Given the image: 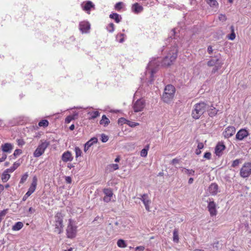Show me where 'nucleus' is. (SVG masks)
I'll list each match as a JSON object with an SVG mask.
<instances>
[{
    "label": "nucleus",
    "mask_w": 251,
    "mask_h": 251,
    "mask_svg": "<svg viewBox=\"0 0 251 251\" xmlns=\"http://www.w3.org/2000/svg\"><path fill=\"white\" fill-rule=\"evenodd\" d=\"M160 59L153 58L149 63L147 67V71L146 72V75L147 77L149 75L150 80L149 81L151 83L153 81V75L156 73L158 67L160 65Z\"/></svg>",
    "instance_id": "obj_1"
},
{
    "label": "nucleus",
    "mask_w": 251,
    "mask_h": 251,
    "mask_svg": "<svg viewBox=\"0 0 251 251\" xmlns=\"http://www.w3.org/2000/svg\"><path fill=\"white\" fill-rule=\"evenodd\" d=\"M64 215L60 212L57 213L52 220L51 225L53 227V231L57 234H61L63 231Z\"/></svg>",
    "instance_id": "obj_2"
},
{
    "label": "nucleus",
    "mask_w": 251,
    "mask_h": 251,
    "mask_svg": "<svg viewBox=\"0 0 251 251\" xmlns=\"http://www.w3.org/2000/svg\"><path fill=\"white\" fill-rule=\"evenodd\" d=\"M208 105L204 102L197 103L194 105L191 115L193 119H199L208 110Z\"/></svg>",
    "instance_id": "obj_3"
},
{
    "label": "nucleus",
    "mask_w": 251,
    "mask_h": 251,
    "mask_svg": "<svg viewBox=\"0 0 251 251\" xmlns=\"http://www.w3.org/2000/svg\"><path fill=\"white\" fill-rule=\"evenodd\" d=\"M176 89L175 87L171 84L167 85L164 88L162 99L164 102L169 103L173 100Z\"/></svg>",
    "instance_id": "obj_4"
},
{
    "label": "nucleus",
    "mask_w": 251,
    "mask_h": 251,
    "mask_svg": "<svg viewBox=\"0 0 251 251\" xmlns=\"http://www.w3.org/2000/svg\"><path fill=\"white\" fill-rule=\"evenodd\" d=\"M177 47L175 46L163 60V65L165 66L170 65L176 60L177 55Z\"/></svg>",
    "instance_id": "obj_5"
},
{
    "label": "nucleus",
    "mask_w": 251,
    "mask_h": 251,
    "mask_svg": "<svg viewBox=\"0 0 251 251\" xmlns=\"http://www.w3.org/2000/svg\"><path fill=\"white\" fill-rule=\"evenodd\" d=\"M77 226L75 225L73 221L70 219L66 228V235L68 238H74L76 235Z\"/></svg>",
    "instance_id": "obj_6"
},
{
    "label": "nucleus",
    "mask_w": 251,
    "mask_h": 251,
    "mask_svg": "<svg viewBox=\"0 0 251 251\" xmlns=\"http://www.w3.org/2000/svg\"><path fill=\"white\" fill-rule=\"evenodd\" d=\"M146 106V101L143 99H139L133 103L132 108L135 113L143 111Z\"/></svg>",
    "instance_id": "obj_7"
},
{
    "label": "nucleus",
    "mask_w": 251,
    "mask_h": 251,
    "mask_svg": "<svg viewBox=\"0 0 251 251\" xmlns=\"http://www.w3.org/2000/svg\"><path fill=\"white\" fill-rule=\"evenodd\" d=\"M240 175L243 178L248 177L251 175V162H246L240 169Z\"/></svg>",
    "instance_id": "obj_8"
},
{
    "label": "nucleus",
    "mask_w": 251,
    "mask_h": 251,
    "mask_svg": "<svg viewBox=\"0 0 251 251\" xmlns=\"http://www.w3.org/2000/svg\"><path fill=\"white\" fill-rule=\"evenodd\" d=\"M49 145V143L47 141L42 142L40 143L33 153V155L35 157H38L41 156L45 152L46 149Z\"/></svg>",
    "instance_id": "obj_9"
},
{
    "label": "nucleus",
    "mask_w": 251,
    "mask_h": 251,
    "mask_svg": "<svg viewBox=\"0 0 251 251\" xmlns=\"http://www.w3.org/2000/svg\"><path fill=\"white\" fill-rule=\"evenodd\" d=\"M216 204L212 199H209L208 201L207 209L211 216H216L217 214Z\"/></svg>",
    "instance_id": "obj_10"
},
{
    "label": "nucleus",
    "mask_w": 251,
    "mask_h": 251,
    "mask_svg": "<svg viewBox=\"0 0 251 251\" xmlns=\"http://www.w3.org/2000/svg\"><path fill=\"white\" fill-rule=\"evenodd\" d=\"M140 199L143 202L146 210L149 212L150 211V204L151 203V201L149 198L148 195L144 194L141 195V198H140Z\"/></svg>",
    "instance_id": "obj_11"
},
{
    "label": "nucleus",
    "mask_w": 251,
    "mask_h": 251,
    "mask_svg": "<svg viewBox=\"0 0 251 251\" xmlns=\"http://www.w3.org/2000/svg\"><path fill=\"white\" fill-rule=\"evenodd\" d=\"M249 135V133L246 129L242 128L240 129L236 135V139L239 141L243 140Z\"/></svg>",
    "instance_id": "obj_12"
},
{
    "label": "nucleus",
    "mask_w": 251,
    "mask_h": 251,
    "mask_svg": "<svg viewBox=\"0 0 251 251\" xmlns=\"http://www.w3.org/2000/svg\"><path fill=\"white\" fill-rule=\"evenodd\" d=\"M79 29L82 33H86L89 32L90 28V25L88 22H81L79 25Z\"/></svg>",
    "instance_id": "obj_13"
},
{
    "label": "nucleus",
    "mask_w": 251,
    "mask_h": 251,
    "mask_svg": "<svg viewBox=\"0 0 251 251\" xmlns=\"http://www.w3.org/2000/svg\"><path fill=\"white\" fill-rule=\"evenodd\" d=\"M131 10L134 14H138L143 11L144 8L140 3L135 2L132 5Z\"/></svg>",
    "instance_id": "obj_14"
},
{
    "label": "nucleus",
    "mask_w": 251,
    "mask_h": 251,
    "mask_svg": "<svg viewBox=\"0 0 251 251\" xmlns=\"http://www.w3.org/2000/svg\"><path fill=\"white\" fill-rule=\"evenodd\" d=\"M103 192L105 195L103 198V201L106 202H109L111 200L113 193L110 188H104Z\"/></svg>",
    "instance_id": "obj_15"
},
{
    "label": "nucleus",
    "mask_w": 251,
    "mask_h": 251,
    "mask_svg": "<svg viewBox=\"0 0 251 251\" xmlns=\"http://www.w3.org/2000/svg\"><path fill=\"white\" fill-rule=\"evenodd\" d=\"M37 184V178L36 176H34L33 177L32 183L27 191L26 193L27 195L30 196L35 190L36 186Z\"/></svg>",
    "instance_id": "obj_16"
},
{
    "label": "nucleus",
    "mask_w": 251,
    "mask_h": 251,
    "mask_svg": "<svg viewBox=\"0 0 251 251\" xmlns=\"http://www.w3.org/2000/svg\"><path fill=\"white\" fill-rule=\"evenodd\" d=\"M235 128L234 126H228L223 132L224 137L228 138L231 137L235 132Z\"/></svg>",
    "instance_id": "obj_17"
},
{
    "label": "nucleus",
    "mask_w": 251,
    "mask_h": 251,
    "mask_svg": "<svg viewBox=\"0 0 251 251\" xmlns=\"http://www.w3.org/2000/svg\"><path fill=\"white\" fill-rule=\"evenodd\" d=\"M225 146L223 143L219 142L215 147V153L216 155L220 156L222 154V151L225 149Z\"/></svg>",
    "instance_id": "obj_18"
},
{
    "label": "nucleus",
    "mask_w": 251,
    "mask_h": 251,
    "mask_svg": "<svg viewBox=\"0 0 251 251\" xmlns=\"http://www.w3.org/2000/svg\"><path fill=\"white\" fill-rule=\"evenodd\" d=\"M62 160L64 162L72 161L73 159L72 153L69 151L64 152L61 156Z\"/></svg>",
    "instance_id": "obj_19"
},
{
    "label": "nucleus",
    "mask_w": 251,
    "mask_h": 251,
    "mask_svg": "<svg viewBox=\"0 0 251 251\" xmlns=\"http://www.w3.org/2000/svg\"><path fill=\"white\" fill-rule=\"evenodd\" d=\"M98 142V139L96 137H93L87 141L84 145V151L86 152L94 144Z\"/></svg>",
    "instance_id": "obj_20"
},
{
    "label": "nucleus",
    "mask_w": 251,
    "mask_h": 251,
    "mask_svg": "<svg viewBox=\"0 0 251 251\" xmlns=\"http://www.w3.org/2000/svg\"><path fill=\"white\" fill-rule=\"evenodd\" d=\"M2 151L5 153H10L13 149V145L10 143H5L1 146Z\"/></svg>",
    "instance_id": "obj_21"
},
{
    "label": "nucleus",
    "mask_w": 251,
    "mask_h": 251,
    "mask_svg": "<svg viewBox=\"0 0 251 251\" xmlns=\"http://www.w3.org/2000/svg\"><path fill=\"white\" fill-rule=\"evenodd\" d=\"M209 192L212 195H215L218 192V186L215 183H212L209 187Z\"/></svg>",
    "instance_id": "obj_22"
},
{
    "label": "nucleus",
    "mask_w": 251,
    "mask_h": 251,
    "mask_svg": "<svg viewBox=\"0 0 251 251\" xmlns=\"http://www.w3.org/2000/svg\"><path fill=\"white\" fill-rule=\"evenodd\" d=\"M109 17L114 20L117 23H119L121 22L122 20L121 16L116 13L111 14L109 16Z\"/></svg>",
    "instance_id": "obj_23"
},
{
    "label": "nucleus",
    "mask_w": 251,
    "mask_h": 251,
    "mask_svg": "<svg viewBox=\"0 0 251 251\" xmlns=\"http://www.w3.org/2000/svg\"><path fill=\"white\" fill-rule=\"evenodd\" d=\"M24 226V224L21 222H18L16 223L12 227V229L13 231H18L22 229Z\"/></svg>",
    "instance_id": "obj_24"
},
{
    "label": "nucleus",
    "mask_w": 251,
    "mask_h": 251,
    "mask_svg": "<svg viewBox=\"0 0 251 251\" xmlns=\"http://www.w3.org/2000/svg\"><path fill=\"white\" fill-rule=\"evenodd\" d=\"M94 4L91 1H87L83 7V9L86 11H88L91 8L94 7Z\"/></svg>",
    "instance_id": "obj_25"
},
{
    "label": "nucleus",
    "mask_w": 251,
    "mask_h": 251,
    "mask_svg": "<svg viewBox=\"0 0 251 251\" xmlns=\"http://www.w3.org/2000/svg\"><path fill=\"white\" fill-rule=\"evenodd\" d=\"M9 172L7 170H5L1 176V179L3 182H5L10 178V176Z\"/></svg>",
    "instance_id": "obj_26"
},
{
    "label": "nucleus",
    "mask_w": 251,
    "mask_h": 251,
    "mask_svg": "<svg viewBox=\"0 0 251 251\" xmlns=\"http://www.w3.org/2000/svg\"><path fill=\"white\" fill-rule=\"evenodd\" d=\"M88 115L90 116L89 120H93L100 116V113L98 111L88 112Z\"/></svg>",
    "instance_id": "obj_27"
},
{
    "label": "nucleus",
    "mask_w": 251,
    "mask_h": 251,
    "mask_svg": "<svg viewBox=\"0 0 251 251\" xmlns=\"http://www.w3.org/2000/svg\"><path fill=\"white\" fill-rule=\"evenodd\" d=\"M150 149V145H147L140 151V155L142 157H145L147 156L148 151Z\"/></svg>",
    "instance_id": "obj_28"
},
{
    "label": "nucleus",
    "mask_w": 251,
    "mask_h": 251,
    "mask_svg": "<svg viewBox=\"0 0 251 251\" xmlns=\"http://www.w3.org/2000/svg\"><path fill=\"white\" fill-rule=\"evenodd\" d=\"M219 60L218 58L212 59L207 62V65L208 66H213L218 65Z\"/></svg>",
    "instance_id": "obj_29"
},
{
    "label": "nucleus",
    "mask_w": 251,
    "mask_h": 251,
    "mask_svg": "<svg viewBox=\"0 0 251 251\" xmlns=\"http://www.w3.org/2000/svg\"><path fill=\"white\" fill-rule=\"evenodd\" d=\"M117 244L119 248H125L127 246V244L126 241L124 240L121 239L118 240Z\"/></svg>",
    "instance_id": "obj_30"
},
{
    "label": "nucleus",
    "mask_w": 251,
    "mask_h": 251,
    "mask_svg": "<svg viewBox=\"0 0 251 251\" xmlns=\"http://www.w3.org/2000/svg\"><path fill=\"white\" fill-rule=\"evenodd\" d=\"M110 123L109 120L106 117L105 115L102 116L101 120L100 121L101 125H103L104 126H106Z\"/></svg>",
    "instance_id": "obj_31"
},
{
    "label": "nucleus",
    "mask_w": 251,
    "mask_h": 251,
    "mask_svg": "<svg viewBox=\"0 0 251 251\" xmlns=\"http://www.w3.org/2000/svg\"><path fill=\"white\" fill-rule=\"evenodd\" d=\"M125 34L124 33H119L116 35V38L119 43H123L125 41Z\"/></svg>",
    "instance_id": "obj_32"
},
{
    "label": "nucleus",
    "mask_w": 251,
    "mask_h": 251,
    "mask_svg": "<svg viewBox=\"0 0 251 251\" xmlns=\"http://www.w3.org/2000/svg\"><path fill=\"white\" fill-rule=\"evenodd\" d=\"M205 1L211 7H216L218 6V3L216 0H205Z\"/></svg>",
    "instance_id": "obj_33"
},
{
    "label": "nucleus",
    "mask_w": 251,
    "mask_h": 251,
    "mask_svg": "<svg viewBox=\"0 0 251 251\" xmlns=\"http://www.w3.org/2000/svg\"><path fill=\"white\" fill-rule=\"evenodd\" d=\"M179 241L178 232L177 229H175L173 231V241L175 243H178Z\"/></svg>",
    "instance_id": "obj_34"
},
{
    "label": "nucleus",
    "mask_w": 251,
    "mask_h": 251,
    "mask_svg": "<svg viewBox=\"0 0 251 251\" xmlns=\"http://www.w3.org/2000/svg\"><path fill=\"white\" fill-rule=\"evenodd\" d=\"M20 166V163L17 162H15L12 167L10 168L7 169L6 170L9 172V173H12L19 166Z\"/></svg>",
    "instance_id": "obj_35"
},
{
    "label": "nucleus",
    "mask_w": 251,
    "mask_h": 251,
    "mask_svg": "<svg viewBox=\"0 0 251 251\" xmlns=\"http://www.w3.org/2000/svg\"><path fill=\"white\" fill-rule=\"evenodd\" d=\"M22 150H20V149H17L16 150H15L13 154L10 156V159H15L16 158L17 156L19 155L20 154L22 153Z\"/></svg>",
    "instance_id": "obj_36"
},
{
    "label": "nucleus",
    "mask_w": 251,
    "mask_h": 251,
    "mask_svg": "<svg viewBox=\"0 0 251 251\" xmlns=\"http://www.w3.org/2000/svg\"><path fill=\"white\" fill-rule=\"evenodd\" d=\"M49 125V122L47 120H42L38 123V126L40 127H47Z\"/></svg>",
    "instance_id": "obj_37"
},
{
    "label": "nucleus",
    "mask_w": 251,
    "mask_h": 251,
    "mask_svg": "<svg viewBox=\"0 0 251 251\" xmlns=\"http://www.w3.org/2000/svg\"><path fill=\"white\" fill-rule=\"evenodd\" d=\"M218 110L215 108H211L208 111V114L210 117H213L217 114Z\"/></svg>",
    "instance_id": "obj_38"
},
{
    "label": "nucleus",
    "mask_w": 251,
    "mask_h": 251,
    "mask_svg": "<svg viewBox=\"0 0 251 251\" xmlns=\"http://www.w3.org/2000/svg\"><path fill=\"white\" fill-rule=\"evenodd\" d=\"M107 30L111 33H112L115 30L114 25L113 23H110L106 26Z\"/></svg>",
    "instance_id": "obj_39"
},
{
    "label": "nucleus",
    "mask_w": 251,
    "mask_h": 251,
    "mask_svg": "<svg viewBox=\"0 0 251 251\" xmlns=\"http://www.w3.org/2000/svg\"><path fill=\"white\" fill-rule=\"evenodd\" d=\"M182 171L188 175L194 176L195 174V171L192 169L189 170L186 168H183Z\"/></svg>",
    "instance_id": "obj_40"
},
{
    "label": "nucleus",
    "mask_w": 251,
    "mask_h": 251,
    "mask_svg": "<svg viewBox=\"0 0 251 251\" xmlns=\"http://www.w3.org/2000/svg\"><path fill=\"white\" fill-rule=\"evenodd\" d=\"M222 64L223 63L221 62L218 63V65H215L212 70V73L214 74L217 72L220 69H221Z\"/></svg>",
    "instance_id": "obj_41"
},
{
    "label": "nucleus",
    "mask_w": 251,
    "mask_h": 251,
    "mask_svg": "<svg viewBox=\"0 0 251 251\" xmlns=\"http://www.w3.org/2000/svg\"><path fill=\"white\" fill-rule=\"evenodd\" d=\"M75 157L76 158H77L79 156H81L82 151L78 147H75Z\"/></svg>",
    "instance_id": "obj_42"
},
{
    "label": "nucleus",
    "mask_w": 251,
    "mask_h": 251,
    "mask_svg": "<svg viewBox=\"0 0 251 251\" xmlns=\"http://www.w3.org/2000/svg\"><path fill=\"white\" fill-rule=\"evenodd\" d=\"M108 167L111 169V171H115L119 169V165L117 164H112L109 165Z\"/></svg>",
    "instance_id": "obj_43"
},
{
    "label": "nucleus",
    "mask_w": 251,
    "mask_h": 251,
    "mask_svg": "<svg viewBox=\"0 0 251 251\" xmlns=\"http://www.w3.org/2000/svg\"><path fill=\"white\" fill-rule=\"evenodd\" d=\"M7 213V209H4L0 212V223Z\"/></svg>",
    "instance_id": "obj_44"
},
{
    "label": "nucleus",
    "mask_w": 251,
    "mask_h": 251,
    "mask_svg": "<svg viewBox=\"0 0 251 251\" xmlns=\"http://www.w3.org/2000/svg\"><path fill=\"white\" fill-rule=\"evenodd\" d=\"M6 157V154L3 152L0 151V162L4 161Z\"/></svg>",
    "instance_id": "obj_45"
},
{
    "label": "nucleus",
    "mask_w": 251,
    "mask_h": 251,
    "mask_svg": "<svg viewBox=\"0 0 251 251\" xmlns=\"http://www.w3.org/2000/svg\"><path fill=\"white\" fill-rule=\"evenodd\" d=\"M28 175L27 173L25 174L24 175H23L21 178L20 183H24L26 180V179L28 177Z\"/></svg>",
    "instance_id": "obj_46"
},
{
    "label": "nucleus",
    "mask_w": 251,
    "mask_h": 251,
    "mask_svg": "<svg viewBox=\"0 0 251 251\" xmlns=\"http://www.w3.org/2000/svg\"><path fill=\"white\" fill-rule=\"evenodd\" d=\"M226 19H227V18H226V15L223 14H220L219 15V20L220 21H222L223 22H225L226 20Z\"/></svg>",
    "instance_id": "obj_47"
},
{
    "label": "nucleus",
    "mask_w": 251,
    "mask_h": 251,
    "mask_svg": "<svg viewBox=\"0 0 251 251\" xmlns=\"http://www.w3.org/2000/svg\"><path fill=\"white\" fill-rule=\"evenodd\" d=\"M108 140V136L104 134H102L101 135V141L103 143L106 142Z\"/></svg>",
    "instance_id": "obj_48"
},
{
    "label": "nucleus",
    "mask_w": 251,
    "mask_h": 251,
    "mask_svg": "<svg viewBox=\"0 0 251 251\" xmlns=\"http://www.w3.org/2000/svg\"><path fill=\"white\" fill-rule=\"evenodd\" d=\"M127 125L130 126V127H135L137 126H138L139 125V123H136V122H130V121H127Z\"/></svg>",
    "instance_id": "obj_49"
},
{
    "label": "nucleus",
    "mask_w": 251,
    "mask_h": 251,
    "mask_svg": "<svg viewBox=\"0 0 251 251\" xmlns=\"http://www.w3.org/2000/svg\"><path fill=\"white\" fill-rule=\"evenodd\" d=\"M240 162H241V161H240V159H235V160H234L233 161L231 166L232 167H235L237 166Z\"/></svg>",
    "instance_id": "obj_50"
},
{
    "label": "nucleus",
    "mask_w": 251,
    "mask_h": 251,
    "mask_svg": "<svg viewBox=\"0 0 251 251\" xmlns=\"http://www.w3.org/2000/svg\"><path fill=\"white\" fill-rule=\"evenodd\" d=\"M74 119V118L73 117V116H67L66 119H65V123L66 124H69Z\"/></svg>",
    "instance_id": "obj_51"
},
{
    "label": "nucleus",
    "mask_w": 251,
    "mask_h": 251,
    "mask_svg": "<svg viewBox=\"0 0 251 251\" xmlns=\"http://www.w3.org/2000/svg\"><path fill=\"white\" fill-rule=\"evenodd\" d=\"M203 157L207 159H210L211 157V153L210 152H206L204 153Z\"/></svg>",
    "instance_id": "obj_52"
},
{
    "label": "nucleus",
    "mask_w": 251,
    "mask_h": 251,
    "mask_svg": "<svg viewBox=\"0 0 251 251\" xmlns=\"http://www.w3.org/2000/svg\"><path fill=\"white\" fill-rule=\"evenodd\" d=\"M123 3L122 2H119L117 3L115 5V8L117 10H120L122 8V5Z\"/></svg>",
    "instance_id": "obj_53"
},
{
    "label": "nucleus",
    "mask_w": 251,
    "mask_h": 251,
    "mask_svg": "<svg viewBox=\"0 0 251 251\" xmlns=\"http://www.w3.org/2000/svg\"><path fill=\"white\" fill-rule=\"evenodd\" d=\"M236 35L234 31H233L228 36V39L231 40H233L235 38Z\"/></svg>",
    "instance_id": "obj_54"
},
{
    "label": "nucleus",
    "mask_w": 251,
    "mask_h": 251,
    "mask_svg": "<svg viewBox=\"0 0 251 251\" xmlns=\"http://www.w3.org/2000/svg\"><path fill=\"white\" fill-rule=\"evenodd\" d=\"M17 143L18 145L22 146L24 145L25 143V142L24 141L23 139H17Z\"/></svg>",
    "instance_id": "obj_55"
},
{
    "label": "nucleus",
    "mask_w": 251,
    "mask_h": 251,
    "mask_svg": "<svg viewBox=\"0 0 251 251\" xmlns=\"http://www.w3.org/2000/svg\"><path fill=\"white\" fill-rule=\"evenodd\" d=\"M145 249L144 246H138L135 248V251H143Z\"/></svg>",
    "instance_id": "obj_56"
},
{
    "label": "nucleus",
    "mask_w": 251,
    "mask_h": 251,
    "mask_svg": "<svg viewBox=\"0 0 251 251\" xmlns=\"http://www.w3.org/2000/svg\"><path fill=\"white\" fill-rule=\"evenodd\" d=\"M204 145L202 143L199 142L198 144L197 149L199 150H201L203 148Z\"/></svg>",
    "instance_id": "obj_57"
},
{
    "label": "nucleus",
    "mask_w": 251,
    "mask_h": 251,
    "mask_svg": "<svg viewBox=\"0 0 251 251\" xmlns=\"http://www.w3.org/2000/svg\"><path fill=\"white\" fill-rule=\"evenodd\" d=\"M65 180L67 183H71L72 182V179L70 176H66Z\"/></svg>",
    "instance_id": "obj_58"
},
{
    "label": "nucleus",
    "mask_w": 251,
    "mask_h": 251,
    "mask_svg": "<svg viewBox=\"0 0 251 251\" xmlns=\"http://www.w3.org/2000/svg\"><path fill=\"white\" fill-rule=\"evenodd\" d=\"M207 51L209 54H211L213 52L212 47L209 46L207 48Z\"/></svg>",
    "instance_id": "obj_59"
},
{
    "label": "nucleus",
    "mask_w": 251,
    "mask_h": 251,
    "mask_svg": "<svg viewBox=\"0 0 251 251\" xmlns=\"http://www.w3.org/2000/svg\"><path fill=\"white\" fill-rule=\"evenodd\" d=\"M179 162V160L176 158H174L172 160V164H176Z\"/></svg>",
    "instance_id": "obj_60"
},
{
    "label": "nucleus",
    "mask_w": 251,
    "mask_h": 251,
    "mask_svg": "<svg viewBox=\"0 0 251 251\" xmlns=\"http://www.w3.org/2000/svg\"><path fill=\"white\" fill-rule=\"evenodd\" d=\"M28 197H29V196L27 195V194L25 193V194L23 197V201H25Z\"/></svg>",
    "instance_id": "obj_61"
},
{
    "label": "nucleus",
    "mask_w": 251,
    "mask_h": 251,
    "mask_svg": "<svg viewBox=\"0 0 251 251\" xmlns=\"http://www.w3.org/2000/svg\"><path fill=\"white\" fill-rule=\"evenodd\" d=\"M28 212H30L31 214L35 212V209L32 207H30L28 209Z\"/></svg>",
    "instance_id": "obj_62"
},
{
    "label": "nucleus",
    "mask_w": 251,
    "mask_h": 251,
    "mask_svg": "<svg viewBox=\"0 0 251 251\" xmlns=\"http://www.w3.org/2000/svg\"><path fill=\"white\" fill-rule=\"evenodd\" d=\"M201 153V150H199V149H197L196 150V154L197 155H199V154H200Z\"/></svg>",
    "instance_id": "obj_63"
},
{
    "label": "nucleus",
    "mask_w": 251,
    "mask_h": 251,
    "mask_svg": "<svg viewBox=\"0 0 251 251\" xmlns=\"http://www.w3.org/2000/svg\"><path fill=\"white\" fill-rule=\"evenodd\" d=\"M69 129L71 130H73L75 129V126H74V125L73 124V125H71V126L69 127Z\"/></svg>",
    "instance_id": "obj_64"
}]
</instances>
